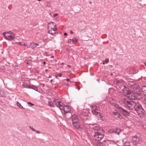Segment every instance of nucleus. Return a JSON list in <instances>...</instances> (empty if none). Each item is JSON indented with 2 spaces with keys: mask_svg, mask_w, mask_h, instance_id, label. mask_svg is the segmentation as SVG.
<instances>
[{
  "mask_svg": "<svg viewBox=\"0 0 146 146\" xmlns=\"http://www.w3.org/2000/svg\"><path fill=\"white\" fill-rule=\"evenodd\" d=\"M92 111L93 114L98 117L99 119H101L102 121L104 120V118L103 116L100 113V110L99 107L96 106L93 107Z\"/></svg>",
  "mask_w": 146,
  "mask_h": 146,
  "instance_id": "nucleus-1",
  "label": "nucleus"
},
{
  "mask_svg": "<svg viewBox=\"0 0 146 146\" xmlns=\"http://www.w3.org/2000/svg\"><path fill=\"white\" fill-rule=\"evenodd\" d=\"M133 103H135L133 101L131 102L129 100H125L124 102V104L129 108L130 110H133V107H134V104Z\"/></svg>",
  "mask_w": 146,
  "mask_h": 146,
  "instance_id": "nucleus-2",
  "label": "nucleus"
},
{
  "mask_svg": "<svg viewBox=\"0 0 146 146\" xmlns=\"http://www.w3.org/2000/svg\"><path fill=\"white\" fill-rule=\"evenodd\" d=\"M72 123L73 127L75 128L80 131H81L83 129L82 126L80 121H74V122Z\"/></svg>",
  "mask_w": 146,
  "mask_h": 146,
  "instance_id": "nucleus-3",
  "label": "nucleus"
},
{
  "mask_svg": "<svg viewBox=\"0 0 146 146\" xmlns=\"http://www.w3.org/2000/svg\"><path fill=\"white\" fill-rule=\"evenodd\" d=\"M94 130L96 131L95 132V134L94 135V136L101 135L103 134L104 132L103 130L101 128H100L99 127L96 126L94 127Z\"/></svg>",
  "mask_w": 146,
  "mask_h": 146,
  "instance_id": "nucleus-4",
  "label": "nucleus"
},
{
  "mask_svg": "<svg viewBox=\"0 0 146 146\" xmlns=\"http://www.w3.org/2000/svg\"><path fill=\"white\" fill-rule=\"evenodd\" d=\"M126 93V95L125 96L131 100H135L137 98V97L135 96V95L133 93H132L131 90L129 91L128 92H127Z\"/></svg>",
  "mask_w": 146,
  "mask_h": 146,
  "instance_id": "nucleus-5",
  "label": "nucleus"
},
{
  "mask_svg": "<svg viewBox=\"0 0 146 146\" xmlns=\"http://www.w3.org/2000/svg\"><path fill=\"white\" fill-rule=\"evenodd\" d=\"M135 111H137L138 115L140 117L143 116L145 114V111L143 108H141Z\"/></svg>",
  "mask_w": 146,
  "mask_h": 146,
  "instance_id": "nucleus-6",
  "label": "nucleus"
},
{
  "mask_svg": "<svg viewBox=\"0 0 146 146\" xmlns=\"http://www.w3.org/2000/svg\"><path fill=\"white\" fill-rule=\"evenodd\" d=\"M63 110L64 111V114L65 115H66L67 113L71 112V110L69 109L68 105L64 106Z\"/></svg>",
  "mask_w": 146,
  "mask_h": 146,
  "instance_id": "nucleus-7",
  "label": "nucleus"
},
{
  "mask_svg": "<svg viewBox=\"0 0 146 146\" xmlns=\"http://www.w3.org/2000/svg\"><path fill=\"white\" fill-rule=\"evenodd\" d=\"M121 131V129L118 128H116L110 130V132L111 133H114L117 134H119L120 132Z\"/></svg>",
  "mask_w": 146,
  "mask_h": 146,
  "instance_id": "nucleus-8",
  "label": "nucleus"
},
{
  "mask_svg": "<svg viewBox=\"0 0 146 146\" xmlns=\"http://www.w3.org/2000/svg\"><path fill=\"white\" fill-rule=\"evenodd\" d=\"M137 142L131 141L130 142H126L125 143V146H136Z\"/></svg>",
  "mask_w": 146,
  "mask_h": 146,
  "instance_id": "nucleus-9",
  "label": "nucleus"
},
{
  "mask_svg": "<svg viewBox=\"0 0 146 146\" xmlns=\"http://www.w3.org/2000/svg\"><path fill=\"white\" fill-rule=\"evenodd\" d=\"M63 103L60 101L56 102V106L58 107L61 110H64V107L63 106Z\"/></svg>",
  "mask_w": 146,
  "mask_h": 146,
  "instance_id": "nucleus-10",
  "label": "nucleus"
},
{
  "mask_svg": "<svg viewBox=\"0 0 146 146\" xmlns=\"http://www.w3.org/2000/svg\"><path fill=\"white\" fill-rule=\"evenodd\" d=\"M133 104H134L135 107H133V110H134L135 111L141 108H142V106L139 103L136 104L135 103H133Z\"/></svg>",
  "mask_w": 146,
  "mask_h": 146,
  "instance_id": "nucleus-11",
  "label": "nucleus"
},
{
  "mask_svg": "<svg viewBox=\"0 0 146 146\" xmlns=\"http://www.w3.org/2000/svg\"><path fill=\"white\" fill-rule=\"evenodd\" d=\"M11 34H10V35H7V37H6V39L11 41L14 39V35L13 34L12 32H11Z\"/></svg>",
  "mask_w": 146,
  "mask_h": 146,
  "instance_id": "nucleus-12",
  "label": "nucleus"
},
{
  "mask_svg": "<svg viewBox=\"0 0 146 146\" xmlns=\"http://www.w3.org/2000/svg\"><path fill=\"white\" fill-rule=\"evenodd\" d=\"M72 123L74 121H80L78 119L77 116L75 114H74L72 117Z\"/></svg>",
  "mask_w": 146,
  "mask_h": 146,
  "instance_id": "nucleus-13",
  "label": "nucleus"
},
{
  "mask_svg": "<svg viewBox=\"0 0 146 146\" xmlns=\"http://www.w3.org/2000/svg\"><path fill=\"white\" fill-rule=\"evenodd\" d=\"M121 112L123 115L126 117L129 116L130 114L129 112L125 109H124Z\"/></svg>",
  "mask_w": 146,
  "mask_h": 146,
  "instance_id": "nucleus-14",
  "label": "nucleus"
},
{
  "mask_svg": "<svg viewBox=\"0 0 146 146\" xmlns=\"http://www.w3.org/2000/svg\"><path fill=\"white\" fill-rule=\"evenodd\" d=\"M88 115V112H86L84 111H83L81 113L80 115L81 118H83V117H84V116H86Z\"/></svg>",
  "mask_w": 146,
  "mask_h": 146,
  "instance_id": "nucleus-15",
  "label": "nucleus"
},
{
  "mask_svg": "<svg viewBox=\"0 0 146 146\" xmlns=\"http://www.w3.org/2000/svg\"><path fill=\"white\" fill-rule=\"evenodd\" d=\"M54 23L53 22H51L50 23L48 24V29H52V27H53L55 25Z\"/></svg>",
  "mask_w": 146,
  "mask_h": 146,
  "instance_id": "nucleus-16",
  "label": "nucleus"
},
{
  "mask_svg": "<svg viewBox=\"0 0 146 146\" xmlns=\"http://www.w3.org/2000/svg\"><path fill=\"white\" fill-rule=\"evenodd\" d=\"M130 90H129V89L126 87L125 86V88H124V90H123V94L124 95H126V93H127V92H129V91H130Z\"/></svg>",
  "mask_w": 146,
  "mask_h": 146,
  "instance_id": "nucleus-17",
  "label": "nucleus"
},
{
  "mask_svg": "<svg viewBox=\"0 0 146 146\" xmlns=\"http://www.w3.org/2000/svg\"><path fill=\"white\" fill-rule=\"evenodd\" d=\"M141 90L143 92L144 96H146V86H143L141 89Z\"/></svg>",
  "mask_w": 146,
  "mask_h": 146,
  "instance_id": "nucleus-18",
  "label": "nucleus"
},
{
  "mask_svg": "<svg viewBox=\"0 0 146 146\" xmlns=\"http://www.w3.org/2000/svg\"><path fill=\"white\" fill-rule=\"evenodd\" d=\"M72 44L76 43H78V39L76 38L75 37H74L72 39Z\"/></svg>",
  "mask_w": 146,
  "mask_h": 146,
  "instance_id": "nucleus-19",
  "label": "nucleus"
},
{
  "mask_svg": "<svg viewBox=\"0 0 146 146\" xmlns=\"http://www.w3.org/2000/svg\"><path fill=\"white\" fill-rule=\"evenodd\" d=\"M125 88V86L123 85H119V88L118 89L119 90H121L123 91L124 90Z\"/></svg>",
  "mask_w": 146,
  "mask_h": 146,
  "instance_id": "nucleus-20",
  "label": "nucleus"
},
{
  "mask_svg": "<svg viewBox=\"0 0 146 146\" xmlns=\"http://www.w3.org/2000/svg\"><path fill=\"white\" fill-rule=\"evenodd\" d=\"M136 90L137 92V96H139L141 95V92L139 88H136Z\"/></svg>",
  "mask_w": 146,
  "mask_h": 146,
  "instance_id": "nucleus-21",
  "label": "nucleus"
},
{
  "mask_svg": "<svg viewBox=\"0 0 146 146\" xmlns=\"http://www.w3.org/2000/svg\"><path fill=\"white\" fill-rule=\"evenodd\" d=\"M30 88L36 91H37L38 90V88L37 87L34 85H30Z\"/></svg>",
  "mask_w": 146,
  "mask_h": 146,
  "instance_id": "nucleus-22",
  "label": "nucleus"
},
{
  "mask_svg": "<svg viewBox=\"0 0 146 146\" xmlns=\"http://www.w3.org/2000/svg\"><path fill=\"white\" fill-rule=\"evenodd\" d=\"M139 137H133L132 138V141L133 142H137V144L138 143V142L137 141V140H139Z\"/></svg>",
  "mask_w": 146,
  "mask_h": 146,
  "instance_id": "nucleus-23",
  "label": "nucleus"
},
{
  "mask_svg": "<svg viewBox=\"0 0 146 146\" xmlns=\"http://www.w3.org/2000/svg\"><path fill=\"white\" fill-rule=\"evenodd\" d=\"M11 32L10 31L9 32H4L3 33V35L4 37V38L5 39H6V37H7V35H6V34H9L10 33V34H11Z\"/></svg>",
  "mask_w": 146,
  "mask_h": 146,
  "instance_id": "nucleus-24",
  "label": "nucleus"
},
{
  "mask_svg": "<svg viewBox=\"0 0 146 146\" xmlns=\"http://www.w3.org/2000/svg\"><path fill=\"white\" fill-rule=\"evenodd\" d=\"M48 106L51 107H54L53 102L51 101H48Z\"/></svg>",
  "mask_w": 146,
  "mask_h": 146,
  "instance_id": "nucleus-25",
  "label": "nucleus"
},
{
  "mask_svg": "<svg viewBox=\"0 0 146 146\" xmlns=\"http://www.w3.org/2000/svg\"><path fill=\"white\" fill-rule=\"evenodd\" d=\"M6 96V94H5L4 92L2 91L0 92V97H4Z\"/></svg>",
  "mask_w": 146,
  "mask_h": 146,
  "instance_id": "nucleus-26",
  "label": "nucleus"
},
{
  "mask_svg": "<svg viewBox=\"0 0 146 146\" xmlns=\"http://www.w3.org/2000/svg\"><path fill=\"white\" fill-rule=\"evenodd\" d=\"M30 45L31 46L32 48L33 49L36 47V45H35V43L34 42L31 43Z\"/></svg>",
  "mask_w": 146,
  "mask_h": 146,
  "instance_id": "nucleus-27",
  "label": "nucleus"
},
{
  "mask_svg": "<svg viewBox=\"0 0 146 146\" xmlns=\"http://www.w3.org/2000/svg\"><path fill=\"white\" fill-rule=\"evenodd\" d=\"M17 105L20 108H22V109H25L24 108L23 106L21 105V104L19 102H17Z\"/></svg>",
  "mask_w": 146,
  "mask_h": 146,
  "instance_id": "nucleus-28",
  "label": "nucleus"
},
{
  "mask_svg": "<svg viewBox=\"0 0 146 146\" xmlns=\"http://www.w3.org/2000/svg\"><path fill=\"white\" fill-rule=\"evenodd\" d=\"M22 86L25 87V88H30V85H27L26 84H24Z\"/></svg>",
  "mask_w": 146,
  "mask_h": 146,
  "instance_id": "nucleus-29",
  "label": "nucleus"
},
{
  "mask_svg": "<svg viewBox=\"0 0 146 146\" xmlns=\"http://www.w3.org/2000/svg\"><path fill=\"white\" fill-rule=\"evenodd\" d=\"M109 61V60L108 58H106L105 60L103 61V64H104L105 63H108Z\"/></svg>",
  "mask_w": 146,
  "mask_h": 146,
  "instance_id": "nucleus-30",
  "label": "nucleus"
},
{
  "mask_svg": "<svg viewBox=\"0 0 146 146\" xmlns=\"http://www.w3.org/2000/svg\"><path fill=\"white\" fill-rule=\"evenodd\" d=\"M53 30V31H54V32H55L57 30V28L56 27V25L55 24L54 26L53 27H52V30Z\"/></svg>",
  "mask_w": 146,
  "mask_h": 146,
  "instance_id": "nucleus-31",
  "label": "nucleus"
},
{
  "mask_svg": "<svg viewBox=\"0 0 146 146\" xmlns=\"http://www.w3.org/2000/svg\"><path fill=\"white\" fill-rule=\"evenodd\" d=\"M88 115H87L86 116H84L83 117V118H81V119L84 120H86L88 119Z\"/></svg>",
  "mask_w": 146,
  "mask_h": 146,
  "instance_id": "nucleus-32",
  "label": "nucleus"
},
{
  "mask_svg": "<svg viewBox=\"0 0 146 146\" xmlns=\"http://www.w3.org/2000/svg\"><path fill=\"white\" fill-rule=\"evenodd\" d=\"M15 43L18 44L20 45H25V43L23 42H15Z\"/></svg>",
  "mask_w": 146,
  "mask_h": 146,
  "instance_id": "nucleus-33",
  "label": "nucleus"
},
{
  "mask_svg": "<svg viewBox=\"0 0 146 146\" xmlns=\"http://www.w3.org/2000/svg\"><path fill=\"white\" fill-rule=\"evenodd\" d=\"M27 104H28V105L29 106H33L34 105V104L31 103V102H28L27 103Z\"/></svg>",
  "mask_w": 146,
  "mask_h": 146,
  "instance_id": "nucleus-34",
  "label": "nucleus"
},
{
  "mask_svg": "<svg viewBox=\"0 0 146 146\" xmlns=\"http://www.w3.org/2000/svg\"><path fill=\"white\" fill-rule=\"evenodd\" d=\"M113 114L114 115L117 116L119 114V113L117 112H113Z\"/></svg>",
  "mask_w": 146,
  "mask_h": 146,
  "instance_id": "nucleus-35",
  "label": "nucleus"
},
{
  "mask_svg": "<svg viewBox=\"0 0 146 146\" xmlns=\"http://www.w3.org/2000/svg\"><path fill=\"white\" fill-rule=\"evenodd\" d=\"M118 109H119V111L121 112H122V111H123V110H124L120 106H119V107L118 108Z\"/></svg>",
  "mask_w": 146,
  "mask_h": 146,
  "instance_id": "nucleus-36",
  "label": "nucleus"
},
{
  "mask_svg": "<svg viewBox=\"0 0 146 146\" xmlns=\"http://www.w3.org/2000/svg\"><path fill=\"white\" fill-rule=\"evenodd\" d=\"M117 117L118 118H119L120 119L122 118V116L119 113L118 115H117Z\"/></svg>",
  "mask_w": 146,
  "mask_h": 146,
  "instance_id": "nucleus-37",
  "label": "nucleus"
},
{
  "mask_svg": "<svg viewBox=\"0 0 146 146\" xmlns=\"http://www.w3.org/2000/svg\"><path fill=\"white\" fill-rule=\"evenodd\" d=\"M68 43H70V44H72V39H69L68 40Z\"/></svg>",
  "mask_w": 146,
  "mask_h": 146,
  "instance_id": "nucleus-38",
  "label": "nucleus"
},
{
  "mask_svg": "<svg viewBox=\"0 0 146 146\" xmlns=\"http://www.w3.org/2000/svg\"><path fill=\"white\" fill-rule=\"evenodd\" d=\"M110 102L111 104H114V100L113 99H111V100H110Z\"/></svg>",
  "mask_w": 146,
  "mask_h": 146,
  "instance_id": "nucleus-39",
  "label": "nucleus"
},
{
  "mask_svg": "<svg viewBox=\"0 0 146 146\" xmlns=\"http://www.w3.org/2000/svg\"><path fill=\"white\" fill-rule=\"evenodd\" d=\"M25 45L27 47H29L30 46H31L30 44H25V45Z\"/></svg>",
  "mask_w": 146,
  "mask_h": 146,
  "instance_id": "nucleus-40",
  "label": "nucleus"
},
{
  "mask_svg": "<svg viewBox=\"0 0 146 146\" xmlns=\"http://www.w3.org/2000/svg\"><path fill=\"white\" fill-rule=\"evenodd\" d=\"M56 33L55 32H54L53 31H52L51 32V34L52 35H53L54 34H55Z\"/></svg>",
  "mask_w": 146,
  "mask_h": 146,
  "instance_id": "nucleus-41",
  "label": "nucleus"
},
{
  "mask_svg": "<svg viewBox=\"0 0 146 146\" xmlns=\"http://www.w3.org/2000/svg\"><path fill=\"white\" fill-rule=\"evenodd\" d=\"M48 29V33L49 34H51V32L52 31V29Z\"/></svg>",
  "mask_w": 146,
  "mask_h": 146,
  "instance_id": "nucleus-42",
  "label": "nucleus"
},
{
  "mask_svg": "<svg viewBox=\"0 0 146 146\" xmlns=\"http://www.w3.org/2000/svg\"><path fill=\"white\" fill-rule=\"evenodd\" d=\"M30 128L33 131H35L36 130L34 129L33 127H30Z\"/></svg>",
  "mask_w": 146,
  "mask_h": 146,
  "instance_id": "nucleus-43",
  "label": "nucleus"
},
{
  "mask_svg": "<svg viewBox=\"0 0 146 146\" xmlns=\"http://www.w3.org/2000/svg\"><path fill=\"white\" fill-rule=\"evenodd\" d=\"M58 14L57 13H56L55 14H54L53 15V16L54 17H56L58 15Z\"/></svg>",
  "mask_w": 146,
  "mask_h": 146,
  "instance_id": "nucleus-44",
  "label": "nucleus"
},
{
  "mask_svg": "<svg viewBox=\"0 0 146 146\" xmlns=\"http://www.w3.org/2000/svg\"><path fill=\"white\" fill-rule=\"evenodd\" d=\"M58 100L57 99H54V100H53V102L56 103V102H57V101Z\"/></svg>",
  "mask_w": 146,
  "mask_h": 146,
  "instance_id": "nucleus-45",
  "label": "nucleus"
},
{
  "mask_svg": "<svg viewBox=\"0 0 146 146\" xmlns=\"http://www.w3.org/2000/svg\"><path fill=\"white\" fill-rule=\"evenodd\" d=\"M119 106H119V105H117H117H116V106H115V107H116L117 108H118H118L119 107Z\"/></svg>",
  "mask_w": 146,
  "mask_h": 146,
  "instance_id": "nucleus-46",
  "label": "nucleus"
},
{
  "mask_svg": "<svg viewBox=\"0 0 146 146\" xmlns=\"http://www.w3.org/2000/svg\"><path fill=\"white\" fill-rule=\"evenodd\" d=\"M58 75L59 77H61L62 76V74L61 73H59L58 74Z\"/></svg>",
  "mask_w": 146,
  "mask_h": 146,
  "instance_id": "nucleus-47",
  "label": "nucleus"
},
{
  "mask_svg": "<svg viewBox=\"0 0 146 146\" xmlns=\"http://www.w3.org/2000/svg\"><path fill=\"white\" fill-rule=\"evenodd\" d=\"M66 80L68 82H69L70 81V80L69 78H67L66 79Z\"/></svg>",
  "mask_w": 146,
  "mask_h": 146,
  "instance_id": "nucleus-48",
  "label": "nucleus"
},
{
  "mask_svg": "<svg viewBox=\"0 0 146 146\" xmlns=\"http://www.w3.org/2000/svg\"><path fill=\"white\" fill-rule=\"evenodd\" d=\"M67 35H68V34H67V33H64V36H67Z\"/></svg>",
  "mask_w": 146,
  "mask_h": 146,
  "instance_id": "nucleus-49",
  "label": "nucleus"
},
{
  "mask_svg": "<svg viewBox=\"0 0 146 146\" xmlns=\"http://www.w3.org/2000/svg\"><path fill=\"white\" fill-rule=\"evenodd\" d=\"M70 33L71 34H72L73 33V32L72 31H70Z\"/></svg>",
  "mask_w": 146,
  "mask_h": 146,
  "instance_id": "nucleus-50",
  "label": "nucleus"
},
{
  "mask_svg": "<svg viewBox=\"0 0 146 146\" xmlns=\"http://www.w3.org/2000/svg\"><path fill=\"white\" fill-rule=\"evenodd\" d=\"M54 58V56L53 55L51 56L50 57V58Z\"/></svg>",
  "mask_w": 146,
  "mask_h": 146,
  "instance_id": "nucleus-51",
  "label": "nucleus"
},
{
  "mask_svg": "<svg viewBox=\"0 0 146 146\" xmlns=\"http://www.w3.org/2000/svg\"><path fill=\"white\" fill-rule=\"evenodd\" d=\"M144 104H146V100H144Z\"/></svg>",
  "mask_w": 146,
  "mask_h": 146,
  "instance_id": "nucleus-52",
  "label": "nucleus"
},
{
  "mask_svg": "<svg viewBox=\"0 0 146 146\" xmlns=\"http://www.w3.org/2000/svg\"><path fill=\"white\" fill-rule=\"evenodd\" d=\"M67 66H68V67L69 68H71V66H70V65H67Z\"/></svg>",
  "mask_w": 146,
  "mask_h": 146,
  "instance_id": "nucleus-53",
  "label": "nucleus"
},
{
  "mask_svg": "<svg viewBox=\"0 0 146 146\" xmlns=\"http://www.w3.org/2000/svg\"><path fill=\"white\" fill-rule=\"evenodd\" d=\"M53 81V79H51L50 81V83H52V81Z\"/></svg>",
  "mask_w": 146,
  "mask_h": 146,
  "instance_id": "nucleus-54",
  "label": "nucleus"
},
{
  "mask_svg": "<svg viewBox=\"0 0 146 146\" xmlns=\"http://www.w3.org/2000/svg\"><path fill=\"white\" fill-rule=\"evenodd\" d=\"M90 75H94V74L93 73H90Z\"/></svg>",
  "mask_w": 146,
  "mask_h": 146,
  "instance_id": "nucleus-55",
  "label": "nucleus"
},
{
  "mask_svg": "<svg viewBox=\"0 0 146 146\" xmlns=\"http://www.w3.org/2000/svg\"><path fill=\"white\" fill-rule=\"evenodd\" d=\"M36 132L37 133H40V132L39 131H37Z\"/></svg>",
  "mask_w": 146,
  "mask_h": 146,
  "instance_id": "nucleus-56",
  "label": "nucleus"
},
{
  "mask_svg": "<svg viewBox=\"0 0 146 146\" xmlns=\"http://www.w3.org/2000/svg\"><path fill=\"white\" fill-rule=\"evenodd\" d=\"M35 44L36 45V46H38L39 45V44L38 43H35Z\"/></svg>",
  "mask_w": 146,
  "mask_h": 146,
  "instance_id": "nucleus-57",
  "label": "nucleus"
},
{
  "mask_svg": "<svg viewBox=\"0 0 146 146\" xmlns=\"http://www.w3.org/2000/svg\"><path fill=\"white\" fill-rule=\"evenodd\" d=\"M69 84L68 83H67L66 84V86H68L69 85Z\"/></svg>",
  "mask_w": 146,
  "mask_h": 146,
  "instance_id": "nucleus-58",
  "label": "nucleus"
},
{
  "mask_svg": "<svg viewBox=\"0 0 146 146\" xmlns=\"http://www.w3.org/2000/svg\"><path fill=\"white\" fill-rule=\"evenodd\" d=\"M132 137H137V135H135V136H132Z\"/></svg>",
  "mask_w": 146,
  "mask_h": 146,
  "instance_id": "nucleus-59",
  "label": "nucleus"
},
{
  "mask_svg": "<svg viewBox=\"0 0 146 146\" xmlns=\"http://www.w3.org/2000/svg\"><path fill=\"white\" fill-rule=\"evenodd\" d=\"M46 64V63L45 62H43V64L44 65H45Z\"/></svg>",
  "mask_w": 146,
  "mask_h": 146,
  "instance_id": "nucleus-60",
  "label": "nucleus"
},
{
  "mask_svg": "<svg viewBox=\"0 0 146 146\" xmlns=\"http://www.w3.org/2000/svg\"><path fill=\"white\" fill-rule=\"evenodd\" d=\"M51 76H49L48 77V78H51Z\"/></svg>",
  "mask_w": 146,
  "mask_h": 146,
  "instance_id": "nucleus-61",
  "label": "nucleus"
},
{
  "mask_svg": "<svg viewBox=\"0 0 146 146\" xmlns=\"http://www.w3.org/2000/svg\"><path fill=\"white\" fill-rule=\"evenodd\" d=\"M18 66V64H17V65H15V67H17Z\"/></svg>",
  "mask_w": 146,
  "mask_h": 146,
  "instance_id": "nucleus-62",
  "label": "nucleus"
},
{
  "mask_svg": "<svg viewBox=\"0 0 146 146\" xmlns=\"http://www.w3.org/2000/svg\"><path fill=\"white\" fill-rule=\"evenodd\" d=\"M144 64L146 66V62L144 63Z\"/></svg>",
  "mask_w": 146,
  "mask_h": 146,
  "instance_id": "nucleus-63",
  "label": "nucleus"
},
{
  "mask_svg": "<svg viewBox=\"0 0 146 146\" xmlns=\"http://www.w3.org/2000/svg\"><path fill=\"white\" fill-rule=\"evenodd\" d=\"M61 64L62 65H64V63H63V62H62V63H61Z\"/></svg>",
  "mask_w": 146,
  "mask_h": 146,
  "instance_id": "nucleus-64",
  "label": "nucleus"
}]
</instances>
